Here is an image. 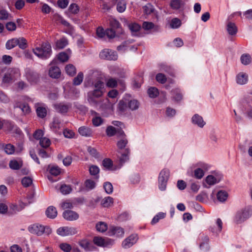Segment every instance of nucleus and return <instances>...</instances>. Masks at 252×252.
I'll list each match as a JSON object with an SVG mask.
<instances>
[{
	"instance_id": "obj_45",
	"label": "nucleus",
	"mask_w": 252,
	"mask_h": 252,
	"mask_svg": "<svg viewBox=\"0 0 252 252\" xmlns=\"http://www.w3.org/2000/svg\"><path fill=\"white\" fill-rule=\"evenodd\" d=\"M205 181L206 183L210 186L215 185L219 182V180L213 175H208L206 178Z\"/></svg>"
},
{
	"instance_id": "obj_62",
	"label": "nucleus",
	"mask_w": 252,
	"mask_h": 252,
	"mask_svg": "<svg viewBox=\"0 0 252 252\" xmlns=\"http://www.w3.org/2000/svg\"><path fill=\"white\" fill-rule=\"evenodd\" d=\"M143 9L144 12L147 15L151 14L154 12V10L153 6L150 3L147 4L145 6H144Z\"/></svg>"
},
{
	"instance_id": "obj_19",
	"label": "nucleus",
	"mask_w": 252,
	"mask_h": 252,
	"mask_svg": "<svg viewBox=\"0 0 252 252\" xmlns=\"http://www.w3.org/2000/svg\"><path fill=\"white\" fill-rule=\"evenodd\" d=\"M130 154V150L129 148H126L123 153L121 154V156L119 157V161L121 164H123L129 160V157Z\"/></svg>"
},
{
	"instance_id": "obj_20",
	"label": "nucleus",
	"mask_w": 252,
	"mask_h": 252,
	"mask_svg": "<svg viewBox=\"0 0 252 252\" xmlns=\"http://www.w3.org/2000/svg\"><path fill=\"white\" fill-rule=\"evenodd\" d=\"M209 238L207 236H201V242L199 245L200 249L204 252H207L209 249L208 245Z\"/></svg>"
},
{
	"instance_id": "obj_18",
	"label": "nucleus",
	"mask_w": 252,
	"mask_h": 252,
	"mask_svg": "<svg viewBox=\"0 0 252 252\" xmlns=\"http://www.w3.org/2000/svg\"><path fill=\"white\" fill-rule=\"evenodd\" d=\"M0 148H3L4 152L8 155H13L15 151V146L11 144L5 145L3 143H0Z\"/></svg>"
},
{
	"instance_id": "obj_35",
	"label": "nucleus",
	"mask_w": 252,
	"mask_h": 252,
	"mask_svg": "<svg viewBox=\"0 0 252 252\" xmlns=\"http://www.w3.org/2000/svg\"><path fill=\"white\" fill-rule=\"evenodd\" d=\"M95 114V117H94L92 119V123L94 126H100L103 123V119L98 116V114L96 112H94Z\"/></svg>"
},
{
	"instance_id": "obj_33",
	"label": "nucleus",
	"mask_w": 252,
	"mask_h": 252,
	"mask_svg": "<svg viewBox=\"0 0 252 252\" xmlns=\"http://www.w3.org/2000/svg\"><path fill=\"white\" fill-rule=\"evenodd\" d=\"M217 197L220 202H224L228 197V193L225 191L220 190L217 193Z\"/></svg>"
},
{
	"instance_id": "obj_24",
	"label": "nucleus",
	"mask_w": 252,
	"mask_h": 252,
	"mask_svg": "<svg viewBox=\"0 0 252 252\" xmlns=\"http://www.w3.org/2000/svg\"><path fill=\"white\" fill-rule=\"evenodd\" d=\"M142 28L146 31L153 29L154 31H158L159 29L158 26L155 25L151 22H144L142 24Z\"/></svg>"
},
{
	"instance_id": "obj_59",
	"label": "nucleus",
	"mask_w": 252,
	"mask_h": 252,
	"mask_svg": "<svg viewBox=\"0 0 252 252\" xmlns=\"http://www.w3.org/2000/svg\"><path fill=\"white\" fill-rule=\"evenodd\" d=\"M103 166L106 169L110 170L113 165V161L110 158H105L102 161Z\"/></svg>"
},
{
	"instance_id": "obj_57",
	"label": "nucleus",
	"mask_w": 252,
	"mask_h": 252,
	"mask_svg": "<svg viewBox=\"0 0 252 252\" xmlns=\"http://www.w3.org/2000/svg\"><path fill=\"white\" fill-rule=\"evenodd\" d=\"M21 182L24 187H28L32 185V180L29 177H25L22 179Z\"/></svg>"
},
{
	"instance_id": "obj_13",
	"label": "nucleus",
	"mask_w": 252,
	"mask_h": 252,
	"mask_svg": "<svg viewBox=\"0 0 252 252\" xmlns=\"http://www.w3.org/2000/svg\"><path fill=\"white\" fill-rule=\"evenodd\" d=\"M191 122L193 124L197 125L199 127H203L206 124L203 118L197 114H194L191 118Z\"/></svg>"
},
{
	"instance_id": "obj_9",
	"label": "nucleus",
	"mask_w": 252,
	"mask_h": 252,
	"mask_svg": "<svg viewBox=\"0 0 252 252\" xmlns=\"http://www.w3.org/2000/svg\"><path fill=\"white\" fill-rule=\"evenodd\" d=\"M26 76L28 81L31 83H36L39 79L38 74L30 69L26 70Z\"/></svg>"
},
{
	"instance_id": "obj_48",
	"label": "nucleus",
	"mask_w": 252,
	"mask_h": 252,
	"mask_svg": "<svg viewBox=\"0 0 252 252\" xmlns=\"http://www.w3.org/2000/svg\"><path fill=\"white\" fill-rule=\"evenodd\" d=\"M148 94L150 97L155 98L158 95V91L155 87H151L148 90Z\"/></svg>"
},
{
	"instance_id": "obj_47",
	"label": "nucleus",
	"mask_w": 252,
	"mask_h": 252,
	"mask_svg": "<svg viewBox=\"0 0 252 252\" xmlns=\"http://www.w3.org/2000/svg\"><path fill=\"white\" fill-rule=\"evenodd\" d=\"M39 144L42 148H46L49 147L51 142L49 139L43 137L40 140Z\"/></svg>"
},
{
	"instance_id": "obj_56",
	"label": "nucleus",
	"mask_w": 252,
	"mask_h": 252,
	"mask_svg": "<svg viewBox=\"0 0 252 252\" xmlns=\"http://www.w3.org/2000/svg\"><path fill=\"white\" fill-rule=\"evenodd\" d=\"M156 80L161 84H164L167 78L165 76V75L162 73H158L156 75Z\"/></svg>"
},
{
	"instance_id": "obj_14",
	"label": "nucleus",
	"mask_w": 252,
	"mask_h": 252,
	"mask_svg": "<svg viewBox=\"0 0 252 252\" xmlns=\"http://www.w3.org/2000/svg\"><path fill=\"white\" fill-rule=\"evenodd\" d=\"M118 138L120 139L117 143V146L119 150H125L126 148H128L127 147L128 140L127 139L126 135L125 133L124 135L119 136Z\"/></svg>"
},
{
	"instance_id": "obj_30",
	"label": "nucleus",
	"mask_w": 252,
	"mask_h": 252,
	"mask_svg": "<svg viewBox=\"0 0 252 252\" xmlns=\"http://www.w3.org/2000/svg\"><path fill=\"white\" fill-rule=\"evenodd\" d=\"M126 2L125 0H118L117 5V10L120 13L124 12L126 9Z\"/></svg>"
},
{
	"instance_id": "obj_41",
	"label": "nucleus",
	"mask_w": 252,
	"mask_h": 252,
	"mask_svg": "<svg viewBox=\"0 0 252 252\" xmlns=\"http://www.w3.org/2000/svg\"><path fill=\"white\" fill-rule=\"evenodd\" d=\"M165 213L162 212H159L156 215L151 221L152 224H155L157 223L160 219H164L165 217Z\"/></svg>"
},
{
	"instance_id": "obj_51",
	"label": "nucleus",
	"mask_w": 252,
	"mask_h": 252,
	"mask_svg": "<svg viewBox=\"0 0 252 252\" xmlns=\"http://www.w3.org/2000/svg\"><path fill=\"white\" fill-rule=\"evenodd\" d=\"M127 103H128V107L131 110H136L139 107V104L136 100H131L130 101L127 102Z\"/></svg>"
},
{
	"instance_id": "obj_15",
	"label": "nucleus",
	"mask_w": 252,
	"mask_h": 252,
	"mask_svg": "<svg viewBox=\"0 0 252 252\" xmlns=\"http://www.w3.org/2000/svg\"><path fill=\"white\" fill-rule=\"evenodd\" d=\"M172 99L176 102H180L183 99V94L179 88H175L171 91Z\"/></svg>"
},
{
	"instance_id": "obj_39",
	"label": "nucleus",
	"mask_w": 252,
	"mask_h": 252,
	"mask_svg": "<svg viewBox=\"0 0 252 252\" xmlns=\"http://www.w3.org/2000/svg\"><path fill=\"white\" fill-rule=\"evenodd\" d=\"M36 111L38 117L41 118H44L47 115V110L45 107H38Z\"/></svg>"
},
{
	"instance_id": "obj_58",
	"label": "nucleus",
	"mask_w": 252,
	"mask_h": 252,
	"mask_svg": "<svg viewBox=\"0 0 252 252\" xmlns=\"http://www.w3.org/2000/svg\"><path fill=\"white\" fill-rule=\"evenodd\" d=\"M194 173L195 178L198 179H201L204 175V171L203 169L200 168L196 169L194 170Z\"/></svg>"
},
{
	"instance_id": "obj_61",
	"label": "nucleus",
	"mask_w": 252,
	"mask_h": 252,
	"mask_svg": "<svg viewBox=\"0 0 252 252\" xmlns=\"http://www.w3.org/2000/svg\"><path fill=\"white\" fill-rule=\"evenodd\" d=\"M9 16H10V14L6 10L2 9L0 10V20H7Z\"/></svg>"
},
{
	"instance_id": "obj_10",
	"label": "nucleus",
	"mask_w": 252,
	"mask_h": 252,
	"mask_svg": "<svg viewBox=\"0 0 252 252\" xmlns=\"http://www.w3.org/2000/svg\"><path fill=\"white\" fill-rule=\"evenodd\" d=\"M108 233L109 236L122 237L124 234V230L122 227L112 226L110 227Z\"/></svg>"
},
{
	"instance_id": "obj_64",
	"label": "nucleus",
	"mask_w": 252,
	"mask_h": 252,
	"mask_svg": "<svg viewBox=\"0 0 252 252\" xmlns=\"http://www.w3.org/2000/svg\"><path fill=\"white\" fill-rule=\"evenodd\" d=\"M105 31L100 27L97 28L96 31V34L98 38H102L105 36Z\"/></svg>"
},
{
	"instance_id": "obj_3",
	"label": "nucleus",
	"mask_w": 252,
	"mask_h": 252,
	"mask_svg": "<svg viewBox=\"0 0 252 252\" xmlns=\"http://www.w3.org/2000/svg\"><path fill=\"white\" fill-rule=\"evenodd\" d=\"M99 57L102 59L110 61H116L118 58L117 53L108 49L101 51L99 53Z\"/></svg>"
},
{
	"instance_id": "obj_5",
	"label": "nucleus",
	"mask_w": 252,
	"mask_h": 252,
	"mask_svg": "<svg viewBox=\"0 0 252 252\" xmlns=\"http://www.w3.org/2000/svg\"><path fill=\"white\" fill-rule=\"evenodd\" d=\"M250 216V211L248 209H245L238 211L235 218L237 223H240L249 218Z\"/></svg>"
},
{
	"instance_id": "obj_32",
	"label": "nucleus",
	"mask_w": 252,
	"mask_h": 252,
	"mask_svg": "<svg viewBox=\"0 0 252 252\" xmlns=\"http://www.w3.org/2000/svg\"><path fill=\"white\" fill-rule=\"evenodd\" d=\"M17 38H14L8 40L6 43V48L7 49H11L17 46Z\"/></svg>"
},
{
	"instance_id": "obj_11",
	"label": "nucleus",
	"mask_w": 252,
	"mask_h": 252,
	"mask_svg": "<svg viewBox=\"0 0 252 252\" xmlns=\"http://www.w3.org/2000/svg\"><path fill=\"white\" fill-rule=\"evenodd\" d=\"M54 107L57 112L62 114H65L71 107V104L70 103L64 104L61 103L55 104Z\"/></svg>"
},
{
	"instance_id": "obj_37",
	"label": "nucleus",
	"mask_w": 252,
	"mask_h": 252,
	"mask_svg": "<svg viewBox=\"0 0 252 252\" xmlns=\"http://www.w3.org/2000/svg\"><path fill=\"white\" fill-rule=\"evenodd\" d=\"M65 69L66 73L70 76H72L76 73V68L71 64L66 65Z\"/></svg>"
},
{
	"instance_id": "obj_29",
	"label": "nucleus",
	"mask_w": 252,
	"mask_h": 252,
	"mask_svg": "<svg viewBox=\"0 0 252 252\" xmlns=\"http://www.w3.org/2000/svg\"><path fill=\"white\" fill-rule=\"evenodd\" d=\"M96 230L99 232H104L108 228L107 224L103 221H99L96 224Z\"/></svg>"
},
{
	"instance_id": "obj_49",
	"label": "nucleus",
	"mask_w": 252,
	"mask_h": 252,
	"mask_svg": "<svg viewBox=\"0 0 252 252\" xmlns=\"http://www.w3.org/2000/svg\"><path fill=\"white\" fill-rule=\"evenodd\" d=\"M72 190L69 185H63L60 187V191L63 194H69Z\"/></svg>"
},
{
	"instance_id": "obj_28",
	"label": "nucleus",
	"mask_w": 252,
	"mask_h": 252,
	"mask_svg": "<svg viewBox=\"0 0 252 252\" xmlns=\"http://www.w3.org/2000/svg\"><path fill=\"white\" fill-rule=\"evenodd\" d=\"M113 203V198L107 196L103 198L101 201V204L103 207H110Z\"/></svg>"
},
{
	"instance_id": "obj_60",
	"label": "nucleus",
	"mask_w": 252,
	"mask_h": 252,
	"mask_svg": "<svg viewBox=\"0 0 252 252\" xmlns=\"http://www.w3.org/2000/svg\"><path fill=\"white\" fill-rule=\"evenodd\" d=\"M68 10L72 14H76L79 11V6L75 3H72L70 5Z\"/></svg>"
},
{
	"instance_id": "obj_34",
	"label": "nucleus",
	"mask_w": 252,
	"mask_h": 252,
	"mask_svg": "<svg viewBox=\"0 0 252 252\" xmlns=\"http://www.w3.org/2000/svg\"><path fill=\"white\" fill-rule=\"evenodd\" d=\"M17 46L21 49H25L28 47L27 41L24 37L17 38Z\"/></svg>"
},
{
	"instance_id": "obj_53",
	"label": "nucleus",
	"mask_w": 252,
	"mask_h": 252,
	"mask_svg": "<svg viewBox=\"0 0 252 252\" xmlns=\"http://www.w3.org/2000/svg\"><path fill=\"white\" fill-rule=\"evenodd\" d=\"M103 188L105 192L107 194H111L113 190V187L112 184L110 182H105L103 185Z\"/></svg>"
},
{
	"instance_id": "obj_50",
	"label": "nucleus",
	"mask_w": 252,
	"mask_h": 252,
	"mask_svg": "<svg viewBox=\"0 0 252 252\" xmlns=\"http://www.w3.org/2000/svg\"><path fill=\"white\" fill-rule=\"evenodd\" d=\"M181 0H171L170 5L172 9L177 10L181 7Z\"/></svg>"
},
{
	"instance_id": "obj_16",
	"label": "nucleus",
	"mask_w": 252,
	"mask_h": 252,
	"mask_svg": "<svg viewBox=\"0 0 252 252\" xmlns=\"http://www.w3.org/2000/svg\"><path fill=\"white\" fill-rule=\"evenodd\" d=\"M61 74L60 69L57 66H52L49 69V75L53 78H59Z\"/></svg>"
},
{
	"instance_id": "obj_43",
	"label": "nucleus",
	"mask_w": 252,
	"mask_h": 252,
	"mask_svg": "<svg viewBox=\"0 0 252 252\" xmlns=\"http://www.w3.org/2000/svg\"><path fill=\"white\" fill-rule=\"evenodd\" d=\"M94 243L98 246L104 247L105 242L104 239L100 237H94L93 239Z\"/></svg>"
},
{
	"instance_id": "obj_38",
	"label": "nucleus",
	"mask_w": 252,
	"mask_h": 252,
	"mask_svg": "<svg viewBox=\"0 0 252 252\" xmlns=\"http://www.w3.org/2000/svg\"><path fill=\"white\" fill-rule=\"evenodd\" d=\"M68 44L67 40L65 38H62L56 42V47L58 49L64 48Z\"/></svg>"
},
{
	"instance_id": "obj_31",
	"label": "nucleus",
	"mask_w": 252,
	"mask_h": 252,
	"mask_svg": "<svg viewBox=\"0 0 252 252\" xmlns=\"http://www.w3.org/2000/svg\"><path fill=\"white\" fill-rule=\"evenodd\" d=\"M169 170L168 169L164 168L159 173L158 180L168 181L169 177Z\"/></svg>"
},
{
	"instance_id": "obj_26",
	"label": "nucleus",
	"mask_w": 252,
	"mask_h": 252,
	"mask_svg": "<svg viewBox=\"0 0 252 252\" xmlns=\"http://www.w3.org/2000/svg\"><path fill=\"white\" fill-rule=\"evenodd\" d=\"M127 101L126 99L121 100L118 104V109L120 113L125 112L127 108Z\"/></svg>"
},
{
	"instance_id": "obj_17",
	"label": "nucleus",
	"mask_w": 252,
	"mask_h": 252,
	"mask_svg": "<svg viewBox=\"0 0 252 252\" xmlns=\"http://www.w3.org/2000/svg\"><path fill=\"white\" fill-rule=\"evenodd\" d=\"M78 132L80 135L85 137H91L93 135V131L90 127L82 126L79 128Z\"/></svg>"
},
{
	"instance_id": "obj_12",
	"label": "nucleus",
	"mask_w": 252,
	"mask_h": 252,
	"mask_svg": "<svg viewBox=\"0 0 252 252\" xmlns=\"http://www.w3.org/2000/svg\"><path fill=\"white\" fill-rule=\"evenodd\" d=\"M63 217L67 220H76L79 218V215L75 212L71 210H66L63 213Z\"/></svg>"
},
{
	"instance_id": "obj_2",
	"label": "nucleus",
	"mask_w": 252,
	"mask_h": 252,
	"mask_svg": "<svg viewBox=\"0 0 252 252\" xmlns=\"http://www.w3.org/2000/svg\"><path fill=\"white\" fill-rule=\"evenodd\" d=\"M103 94V91H100L99 90H94L93 91L89 92L87 94L88 102L92 105H97L99 102L97 99L101 97Z\"/></svg>"
},
{
	"instance_id": "obj_36",
	"label": "nucleus",
	"mask_w": 252,
	"mask_h": 252,
	"mask_svg": "<svg viewBox=\"0 0 252 252\" xmlns=\"http://www.w3.org/2000/svg\"><path fill=\"white\" fill-rule=\"evenodd\" d=\"M181 25V21L177 18H173L170 23V26L172 29H178Z\"/></svg>"
},
{
	"instance_id": "obj_55",
	"label": "nucleus",
	"mask_w": 252,
	"mask_h": 252,
	"mask_svg": "<svg viewBox=\"0 0 252 252\" xmlns=\"http://www.w3.org/2000/svg\"><path fill=\"white\" fill-rule=\"evenodd\" d=\"M85 185L88 190H92L95 188V183L94 181L88 179L85 181Z\"/></svg>"
},
{
	"instance_id": "obj_54",
	"label": "nucleus",
	"mask_w": 252,
	"mask_h": 252,
	"mask_svg": "<svg viewBox=\"0 0 252 252\" xmlns=\"http://www.w3.org/2000/svg\"><path fill=\"white\" fill-rule=\"evenodd\" d=\"M79 245L85 249L86 251H90V244L89 241L86 239L82 240L79 242Z\"/></svg>"
},
{
	"instance_id": "obj_22",
	"label": "nucleus",
	"mask_w": 252,
	"mask_h": 252,
	"mask_svg": "<svg viewBox=\"0 0 252 252\" xmlns=\"http://www.w3.org/2000/svg\"><path fill=\"white\" fill-rule=\"evenodd\" d=\"M23 165V161L21 160H11L9 161V167L13 170H19Z\"/></svg>"
},
{
	"instance_id": "obj_23",
	"label": "nucleus",
	"mask_w": 252,
	"mask_h": 252,
	"mask_svg": "<svg viewBox=\"0 0 252 252\" xmlns=\"http://www.w3.org/2000/svg\"><path fill=\"white\" fill-rule=\"evenodd\" d=\"M46 214L48 218L54 219L57 216L56 208L52 206H49L46 211Z\"/></svg>"
},
{
	"instance_id": "obj_27",
	"label": "nucleus",
	"mask_w": 252,
	"mask_h": 252,
	"mask_svg": "<svg viewBox=\"0 0 252 252\" xmlns=\"http://www.w3.org/2000/svg\"><path fill=\"white\" fill-rule=\"evenodd\" d=\"M113 105V103L111 102L108 99L106 98L103 100V103L100 106L103 110H110L112 109Z\"/></svg>"
},
{
	"instance_id": "obj_63",
	"label": "nucleus",
	"mask_w": 252,
	"mask_h": 252,
	"mask_svg": "<svg viewBox=\"0 0 252 252\" xmlns=\"http://www.w3.org/2000/svg\"><path fill=\"white\" fill-rule=\"evenodd\" d=\"M89 172L91 175H97L99 172V168L96 165H91L89 168Z\"/></svg>"
},
{
	"instance_id": "obj_40",
	"label": "nucleus",
	"mask_w": 252,
	"mask_h": 252,
	"mask_svg": "<svg viewBox=\"0 0 252 252\" xmlns=\"http://www.w3.org/2000/svg\"><path fill=\"white\" fill-rule=\"evenodd\" d=\"M111 29L118 30L119 32L122 31V28L121 27V24L116 19H113L110 21Z\"/></svg>"
},
{
	"instance_id": "obj_25",
	"label": "nucleus",
	"mask_w": 252,
	"mask_h": 252,
	"mask_svg": "<svg viewBox=\"0 0 252 252\" xmlns=\"http://www.w3.org/2000/svg\"><path fill=\"white\" fill-rule=\"evenodd\" d=\"M227 31L230 35H234L237 33L238 30L234 23L229 22L227 25Z\"/></svg>"
},
{
	"instance_id": "obj_21",
	"label": "nucleus",
	"mask_w": 252,
	"mask_h": 252,
	"mask_svg": "<svg viewBox=\"0 0 252 252\" xmlns=\"http://www.w3.org/2000/svg\"><path fill=\"white\" fill-rule=\"evenodd\" d=\"M248 81V76L245 73H240L237 75L236 82L240 85H244L247 83Z\"/></svg>"
},
{
	"instance_id": "obj_52",
	"label": "nucleus",
	"mask_w": 252,
	"mask_h": 252,
	"mask_svg": "<svg viewBox=\"0 0 252 252\" xmlns=\"http://www.w3.org/2000/svg\"><path fill=\"white\" fill-rule=\"evenodd\" d=\"M118 84L117 80L113 78H109L106 82V85L108 87L114 88L117 87Z\"/></svg>"
},
{
	"instance_id": "obj_44",
	"label": "nucleus",
	"mask_w": 252,
	"mask_h": 252,
	"mask_svg": "<svg viewBox=\"0 0 252 252\" xmlns=\"http://www.w3.org/2000/svg\"><path fill=\"white\" fill-rule=\"evenodd\" d=\"M16 107L19 108L25 114H29L31 111L30 107L27 103H22L19 105H17Z\"/></svg>"
},
{
	"instance_id": "obj_4",
	"label": "nucleus",
	"mask_w": 252,
	"mask_h": 252,
	"mask_svg": "<svg viewBox=\"0 0 252 252\" xmlns=\"http://www.w3.org/2000/svg\"><path fill=\"white\" fill-rule=\"evenodd\" d=\"M57 233L59 235L65 236L76 234L77 230L76 228L74 227L63 226L59 227L57 230Z\"/></svg>"
},
{
	"instance_id": "obj_42",
	"label": "nucleus",
	"mask_w": 252,
	"mask_h": 252,
	"mask_svg": "<svg viewBox=\"0 0 252 252\" xmlns=\"http://www.w3.org/2000/svg\"><path fill=\"white\" fill-rule=\"evenodd\" d=\"M241 61L242 64L248 65L251 62V57L249 54H244L241 57Z\"/></svg>"
},
{
	"instance_id": "obj_6",
	"label": "nucleus",
	"mask_w": 252,
	"mask_h": 252,
	"mask_svg": "<svg viewBox=\"0 0 252 252\" xmlns=\"http://www.w3.org/2000/svg\"><path fill=\"white\" fill-rule=\"evenodd\" d=\"M138 239V237L137 234H131L128 238L124 240L122 243V246L125 249L129 248L135 244L137 242Z\"/></svg>"
},
{
	"instance_id": "obj_8",
	"label": "nucleus",
	"mask_w": 252,
	"mask_h": 252,
	"mask_svg": "<svg viewBox=\"0 0 252 252\" xmlns=\"http://www.w3.org/2000/svg\"><path fill=\"white\" fill-rule=\"evenodd\" d=\"M28 230L30 232L40 236L44 233V226L39 224H33L29 226Z\"/></svg>"
},
{
	"instance_id": "obj_7",
	"label": "nucleus",
	"mask_w": 252,
	"mask_h": 252,
	"mask_svg": "<svg viewBox=\"0 0 252 252\" xmlns=\"http://www.w3.org/2000/svg\"><path fill=\"white\" fill-rule=\"evenodd\" d=\"M106 133L109 137H112L115 135L118 137L121 135H124V131L121 128H115V127L110 126H108L106 129Z\"/></svg>"
},
{
	"instance_id": "obj_46",
	"label": "nucleus",
	"mask_w": 252,
	"mask_h": 252,
	"mask_svg": "<svg viewBox=\"0 0 252 252\" xmlns=\"http://www.w3.org/2000/svg\"><path fill=\"white\" fill-rule=\"evenodd\" d=\"M84 78L83 73L81 72H79L77 76L73 79V84L79 85L82 82Z\"/></svg>"
},
{
	"instance_id": "obj_1",
	"label": "nucleus",
	"mask_w": 252,
	"mask_h": 252,
	"mask_svg": "<svg viewBox=\"0 0 252 252\" xmlns=\"http://www.w3.org/2000/svg\"><path fill=\"white\" fill-rule=\"evenodd\" d=\"M33 52L38 58L42 60H46L51 55V46L47 42L42 43L40 46L33 49Z\"/></svg>"
}]
</instances>
